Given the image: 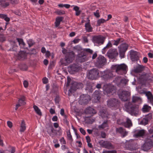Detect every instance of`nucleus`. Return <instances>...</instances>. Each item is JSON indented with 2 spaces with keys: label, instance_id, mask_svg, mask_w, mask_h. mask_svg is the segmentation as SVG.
<instances>
[{
  "label": "nucleus",
  "instance_id": "nucleus-1",
  "mask_svg": "<svg viewBox=\"0 0 153 153\" xmlns=\"http://www.w3.org/2000/svg\"><path fill=\"white\" fill-rule=\"evenodd\" d=\"M126 111L133 116H136L139 114V108L135 105L129 102L125 105Z\"/></svg>",
  "mask_w": 153,
  "mask_h": 153
},
{
  "label": "nucleus",
  "instance_id": "nucleus-2",
  "mask_svg": "<svg viewBox=\"0 0 153 153\" xmlns=\"http://www.w3.org/2000/svg\"><path fill=\"white\" fill-rule=\"evenodd\" d=\"M111 68L112 70H115L118 74L123 75L126 73L127 66L124 64H115L112 65Z\"/></svg>",
  "mask_w": 153,
  "mask_h": 153
},
{
  "label": "nucleus",
  "instance_id": "nucleus-3",
  "mask_svg": "<svg viewBox=\"0 0 153 153\" xmlns=\"http://www.w3.org/2000/svg\"><path fill=\"white\" fill-rule=\"evenodd\" d=\"M112 72V71L107 69L103 71H100V77L103 80L107 81L112 79L114 76Z\"/></svg>",
  "mask_w": 153,
  "mask_h": 153
},
{
  "label": "nucleus",
  "instance_id": "nucleus-4",
  "mask_svg": "<svg viewBox=\"0 0 153 153\" xmlns=\"http://www.w3.org/2000/svg\"><path fill=\"white\" fill-rule=\"evenodd\" d=\"M128 44L126 43H123L118 47L120 57L121 59L125 57L126 52L128 50Z\"/></svg>",
  "mask_w": 153,
  "mask_h": 153
},
{
  "label": "nucleus",
  "instance_id": "nucleus-5",
  "mask_svg": "<svg viewBox=\"0 0 153 153\" xmlns=\"http://www.w3.org/2000/svg\"><path fill=\"white\" fill-rule=\"evenodd\" d=\"M145 69L147 70L148 73L141 75L140 78L143 79V81L149 82H152L153 81V74L151 73L150 70L148 68H146Z\"/></svg>",
  "mask_w": 153,
  "mask_h": 153
},
{
  "label": "nucleus",
  "instance_id": "nucleus-6",
  "mask_svg": "<svg viewBox=\"0 0 153 153\" xmlns=\"http://www.w3.org/2000/svg\"><path fill=\"white\" fill-rule=\"evenodd\" d=\"M120 102L118 99L116 98H111L107 101V105L113 109H116L120 106Z\"/></svg>",
  "mask_w": 153,
  "mask_h": 153
},
{
  "label": "nucleus",
  "instance_id": "nucleus-7",
  "mask_svg": "<svg viewBox=\"0 0 153 153\" xmlns=\"http://www.w3.org/2000/svg\"><path fill=\"white\" fill-rule=\"evenodd\" d=\"M105 39V37L101 35L94 36L92 37V42L97 46H99L103 44Z\"/></svg>",
  "mask_w": 153,
  "mask_h": 153
},
{
  "label": "nucleus",
  "instance_id": "nucleus-8",
  "mask_svg": "<svg viewBox=\"0 0 153 153\" xmlns=\"http://www.w3.org/2000/svg\"><path fill=\"white\" fill-rule=\"evenodd\" d=\"M88 79H96L100 76L99 72L97 69L93 68L90 70L88 73Z\"/></svg>",
  "mask_w": 153,
  "mask_h": 153
},
{
  "label": "nucleus",
  "instance_id": "nucleus-9",
  "mask_svg": "<svg viewBox=\"0 0 153 153\" xmlns=\"http://www.w3.org/2000/svg\"><path fill=\"white\" fill-rule=\"evenodd\" d=\"M106 59L103 56L99 55L97 58L95 65L97 68H100L104 66L106 63Z\"/></svg>",
  "mask_w": 153,
  "mask_h": 153
},
{
  "label": "nucleus",
  "instance_id": "nucleus-10",
  "mask_svg": "<svg viewBox=\"0 0 153 153\" xmlns=\"http://www.w3.org/2000/svg\"><path fill=\"white\" fill-rule=\"evenodd\" d=\"M153 146V141L150 139L146 140L141 146V149L144 151H146L151 149Z\"/></svg>",
  "mask_w": 153,
  "mask_h": 153
},
{
  "label": "nucleus",
  "instance_id": "nucleus-11",
  "mask_svg": "<svg viewBox=\"0 0 153 153\" xmlns=\"http://www.w3.org/2000/svg\"><path fill=\"white\" fill-rule=\"evenodd\" d=\"M91 97L87 94L81 95L79 100V103L81 105L87 104L90 100Z\"/></svg>",
  "mask_w": 153,
  "mask_h": 153
},
{
  "label": "nucleus",
  "instance_id": "nucleus-12",
  "mask_svg": "<svg viewBox=\"0 0 153 153\" xmlns=\"http://www.w3.org/2000/svg\"><path fill=\"white\" fill-rule=\"evenodd\" d=\"M87 54L84 51H80L77 54L76 60V61L79 62H83L87 61Z\"/></svg>",
  "mask_w": 153,
  "mask_h": 153
},
{
  "label": "nucleus",
  "instance_id": "nucleus-13",
  "mask_svg": "<svg viewBox=\"0 0 153 153\" xmlns=\"http://www.w3.org/2000/svg\"><path fill=\"white\" fill-rule=\"evenodd\" d=\"M83 86V85L82 83L74 82L72 83L71 88L68 90V93L69 94V93H71L77 89L82 88Z\"/></svg>",
  "mask_w": 153,
  "mask_h": 153
},
{
  "label": "nucleus",
  "instance_id": "nucleus-14",
  "mask_svg": "<svg viewBox=\"0 0 153 153\" xmlns=\"http://www.w3.org/2000/svg\"><path fill=\"white\" fill-rule=\"evenodd\" d=\"M130 93L128 91H123L119 94L118 96L120 100L123 101H128L130 99Z\"/></svg>",
  "mask_w": 153,
  "mask_h": 153
},
{
  "label": "nucleus",
  "instance_id": "nucleus-15",
  "mask_svg": "<svg viewBox=\"0 0 153 153\" xmlns=\"http://www.w3.org/2000/svg\"><path fill=\"white\" fill-rule=\"evenodd\" d=\"M103 90L105 91L108 94L110 95H113L116 92V88L114 85H106L103 88Z\"/></svg>",
  "mask_w": 153,
  "mask_h": 153
},
{
  "label": "nucleus",
  "instance_id": "nucleus-16",
  "mask_svg": "<svg viewBox=\"0 0 153 153\" xmlns=\"http://www.w3.org/2000/svg\"><path fill=\"white\" fill-rule=\"evenodd\" d=\"M75 58V53L73 51L68 52L65 55V59L66 62L69 64L72 62Z\"/></svg>",
  "mask_w": 153,
  "mask_h": 153
},
{
  "label": "nucleus",
  "instance_id": "nucleus-17",
  "mask_svg": "<svg viewBox=\"0 0 153 153\" xmlns=\"http://www.w3.org/2000/svg\"><path fill=\"white\" fill-rule=\"evenodd\" d=\"M79 69V66L77 64L74 63L68 67V71L70 74H74L78 71Z\"/></svg>",
  "mask_w": 153,
  "mask_h": 153
},
{
  "label": "nucleus",
  "instance_id": "nucleus-18",
  "mask_svg": "<svg viewBox=\"0 0 153 153\" xmlns=\"http://www.w3.org/2000/svg\"><path fill=\"white\" fill-rule=\"evenodd\" d=\"M129 53L131 60L132 62H137L139 59L138 53L133 50H131Z\"/></svg>",
  "mask_w": 153,
  "mask_h": 153
},
{
  "label": "nucleus",
  "instance_id": "nucleus-19",
  "mask_svg": "<svg viewBox=\"0 0 153 153\" xmlns=\"http://www.w3.org/2000/svg\"><path fill=\"white\" fill-rule=\"evenodd\" d=\"M107 55L109 58L113 59L118 55V53L116 50L111 49L107 52Z\"/></svg>",
  "mask_w": 153,
  "mask_h": 153
},
{
  "label": "nucleus",
  "instance_id": "nucleus-20",
  "mask_svg": "<svg viewBox=\"0 0 153 153\" xmlns=\"http://www.w3.org/2000/svg\"><path fill=\"white\" fill-rule=\"evenodd\" d=\"M134 134L133 136L134 137H143L145 134L144 130L143 129L139 130L137 128L134 129L133 131Z\"/></svg>",
  "mask_w": 153,
  "mask_h": 153
},
{
  "label": "nucleus",
  "instance_id": "nucleus-21",
  "mask_svg": "<svg viewBox=\"0 0 153 153\" xmlns=\"http://www.w3.org/2000/svg\"><path fill=\"white\" fill-rule=\"evenodd\" d=\"M116 132L117 134H120L121 137L123 138L126 136L128 134V132L122 127L116 128Z\"/></svg>",
  "mask_w": 153,
  "mask_h": 153
},
{
  "label": "nucleus",
  "instance_id": "nucleus-22",
  "mask_svg": "<svg viewBox=\"0 0 153 153\" xmlns=\"http://www.w3.org/2000/svg\"><path fill=\"white\" fill-rule=\"evenodd\" d=\"M101 92L100 90H96L92 95V97L95 100V102L99 101L101 96Z\"/></svg>",
  "mask_w": 153,
  "mask_h": 153
},
{
  "label": "nucleus",
  "instance_id": "nucleus-23",
  "mask_svg": "<svg viewBox=\"0 0 153 153\" xmlns=\"http://www.w3.org/2000/svg\"><path fill=\"white\" fill-rule=\"evenodd\" d=\"M143 93L145 94L147 97L149 102L151 104L153 103V96L152 93L150 91H144Z\"/></svg>",
  "mask_w": 153,
  "mask_h": 153
},
{
  "label": "nucleus",
  "instance_id": "nucleus-24",
  "mask_svg": "<svg viewBox=\"0 0 153 153\" xmlns=\"http://www.w3.org/2000/svg\"><path fill=\"white\" fill-rule=\"evenodd\" d=\"M85 113L87 114H89L91 116H93V114L96 113L95 110L93 108L89 107L86 108L85 111Z\"/></svg>",
  "mask_w": 153,
  "mask_h": 153
},
{
  "label": "nucleus",
  "instance_id": "nucleus-25",
  "mask_svg": "<svg viewBox=\"0 0 153 153\" xmlns=\"http://www.w3.org/2000/svg\"><path fill=\"white\" fill-rule=\"evenodd\" d=\"M138 65L134 67V72L135 73H139L142 72L143 71L145 67L142 65H140L138 64Z\"/></svg>",
  "mask_w": 153,
  "mask_h": 153
},
{
  "label": "nucleus",
  "instance_id": "nucleus-26",
  "mask_svg": "<svg viewBox=\"0 0 153 153\" xmlns=\"http://www.w3.org/2000/svg\"><path fill=\"white\" fill-rule=\"evenodd\" d=\"M17 40L21 49H25L27 48L25 46V43L24 42L22 39L17 38Z\"/></svg>",
  "mask_w": 153,
  "mask_h": 153
},
{
  "label": "nucleus",
  "instance_id": "nucleus-27",
  "mask_svg": "<svg viewBox=\"0 0 153 153\" xmlns=\"http://www.w3.org/2000/svg\"><path fill=\"white\" fill-rule=\"evenodd\" d=\"M85 26L86 32H91L92 31L93 28L90 25V20L89 19L88 20V22L85 24Z\"/></svg>",
  "mask_w": 153,
  "mask_h": 153
},
{
  "label": "nucleus",
  "instance_id": "nucleus-28",
  "mask_svg": "<svg viewBox=\"0 0 153 153\" xmlns=\"http://www.w3.org/2000/svg\"><path fill=\"white\" fill-rule=\"evenodd\" d=\"M47 131L48 134L50 136L53 135L54 129L51 125H50L46 127Z\"/></svg>",
  "mask_w": 153,
  "mask_h": 153
},
{
  "label": "nucleus",
  "instance_id": "nucleus-29",
  "mask_svg": "<svg viewBox=\"0 0 153 153\" xmlns=\"http://www.w3.org/2000/svg\"><path fill=\"white\" fill-rule=\"evenodd\" d=\"M20 128L19 131L21 132H24L26 129V126L25 122L24 120L22 121L20 124Z\"/></svg>",
  "mask_w": 153,
  "mask_h": 153
},
{
  "label": "nucleus",
  "instance_id": "nucleus-30",
  "mask_svg": "<svg viewBox=\"0 0 153 153\" xmlns=\"http://www.w3.org/2000/svg\"><path fill=\"white\" fill-rule=\"evenodd\" d=\"M149 115H150L152 116L151 114H149L146 116L145 117L142 118L141 121L140 122V124L144 125H146L148 124L149 119L148 118V117Z\"/></svg>",
  "mask_w": 153,
  "mask_h": 153
},
{
  "label": "nucleus",
  "instance_id": "nucleus-31",
  "mask_svg": "<svg viewBox=\"0 0 153 153\" xmlns=\"http://www.w3.org/2000/svg\"><path fill=\"white\" fill-rule=\"evenodd\" d=\"M63 19V17L62 16H58L56 18L55 22L56 27H57L59 26L62 20Z\"/></svg>",
  "mask_w": 153,
  "mask_h": 153
},
{
  "label": "nucleus",
  "instance_id": "nucleus-32",
  "mask_svg": "<svg viewBox=\"0 0 153 153\" xmlns=\"http://www.w3.org/2000/svg\"><path fill=\"white\" fill-rule=\"evenodd\" d=\"M132 102H133L140 104L142 100L140 97L134 96L132 98Z\"/></svg>",
  "mask_w": 153,
  "mask_h": 153
},
{
  "label": "nucleus",
  "instance_id": "nucleus-33",
  "mask_svg": "<svg viewBox=\"0 0 153 153\" xmlns=\"http://www.w3.org/2000/svg\"><path fill=\"white\" fill-rule=\"evenodd\" d=\"M102 145L106 149H109L112 147L111 143L108 141H104Z\"/></svg>",
  "mask_w": 153,
  "mask_h": 153
},
{
  "label": "nucleus",
  "instance_id": "nucleus-34",
  "mask_svg": "<svg viewBox=\"0 0 153 153\" xmlns=\"http://www.w3.org/2000/svg\"><path fill=\"white\" fill-rule=\"evenodd\" d=\"M0 5L3 8H5L9 5V3L6 2V0H0Z\"/></svg>",
  "mask_w": 153,
  "mask_h": 153
},
{
  "label": "nucleus",
  "instance_id": "nucleus-35",
  "mask_svg": "<svg viewBox=\"0 0 153 153\" xmlns=\"http://www.w3.org/2000/svg\"><path fill=\"white\" fill-rule=\"evenodd\" d=\"M25 98L24 96H22L18 100V102L22 105H25L26 103L25 102Z\"/></svg>",
  "mask_w": 153,
  "mask_h": 153
},
{
  "label": "nucleus",
  "instance_id": "nucleus-36",
  "mask_svg": "<svg viewBox=\"0 0 153 153\" xmlns=\"http://www.w3.org/2000/svg\"><path fill=\"white\" fill-rule=\"evenodd\" d=\"M93 133L94 136L97 137L100 136V134L99 130L97 128H93Z\"/></svg>",
  "mask_w": 153,
  "mask_h": 153
},
{
  "label": "nucleus",
  "instance_id": "nucleus-37",
  "mask_svg": "<svg viewBox=\"0 0 153 153\" xmlns=\"http://www.w3.org/2000/svg\"><path fill=\"white\" fill-rule=\"evenodd\" d=\"M122 38H119L117 39L116 40H112L111 41L112 45L116 46H117L119 44L120 42H123V40H121Z\"/></svg>",
  "mask_w": 153,
  "mask_h": 153
},
{
  "label": "nucleus",
  "instance_id": "nucleus-38",
  "mask_svg": "<svg viewBox=\"0 0 153 153\" xmlns=\"http://www.w3.org/2000/svg\"><path fill=\"white\" fill-rule=\"evenodd\" d=\"M98 128L102 129H104L105 128L108 127L107 121H104L101 125L98 126Z\"/></svg>",
  "mask_w": 153,
  "mask_h": 153
},
{
  "label": "nucleus",
  "instance_id": "nucleus-39",
  "mask_svg": "<svg viewBox=\"0 0 153 153\" xmlns=\"http://www.w3.org/2000/svg\"><path fill=\"white\" fill-rule=\"evenodd\" d=\"M33 108L37 114L39 115H41L42 114L40 110L39 109L38 107L35 105H33Z\"/></svg>",
  "mask_w": 153,
  "mask_h": 153
},
{
  "label": "nucleus",
  "instance_id": "nucleus-40",
  "mask_svg": "<svg viewBox=\"0 0 153 153\" xmlns=\"http://www.w3.org/2000/svg\"><path fill=\"white\" fill-rule=\"evenodd\" d=\"M151 108V107L147 105H145L143 106L142 110L144 112H148L150 110Z\"/></svg>",
  "mask_w": 153,
  "mask_h": 153
},
{
  "label": "nucleus",
  "instance_id": "nucleus-41",
  "mask_svg": "<svg viewBox=\"0 0 153 153\" xmlns=\"http://www.w3.org/2000/svg\"><path fill=\"white\" fill-rule=\"evenodd\" d=\"M19 56L23 59H25L27 57V54L24 51H20L19 53Z\"/></svg>",
  "mask_w": 153,
  "mask_h": 153
},
{
  "label": "nucleus",
  "instance_id": "nucleus-42",
  "mask_svg": "<svg viewBox=\"0 0 153 153\" xmlns=\"http://www.w3.org/2000/svg\"><path fill=\"white\" fill-rule=\"evenodd\" d=\"M132 126V123L131 120L127 119L126 122L125 123V126L126 128H129Z\"/></svg>",
  "mask_w": 153,
  "mask_h": 153
},
{
  "label": "nucleus",
  "instance_id": "nucleus-43",
  "mask_svg": "<svg viewBox=\"0 0 153 153\" xmlns=\"http://www.w3.org/2000/svg\"><path fill=\"white\" fill-rule=\"evenodd\" d=\"M74 50H76V51L78 52L79 51H81L83 49L82 48V47L79 45H77L75 46L73 48Z\"/></svg>",
  "mask_w": 153,
  "mask_h": 153
},
{
  "label": "nucleus",
  "instance_id": "nucleus-44",
  "mask_svg": "<svg viewBox=\"0 0 153 153\" xmlns=\"http://www.w3.org/2000/svg\"><path fill=\"white\" fill-rule=\"evenodd\" d=\"M27 42L29 47L32 46L35 43L34 41L32 39H29L27 40Z\"/></svg>",
  "mask_w": 153,
  "mask_h": 153
},
{
  "label": "nucleus",
  "instance_id": "nucleus-45",
  "mask_svg": "<svg viewBox=\"0 0 153 153\" xmlns=\"http://www.w3.org/2000/svg\"><path fill=\"white\" fill-rule=\"evenodd\" d=\"M86 90L90 93H92L93 90L92 86L90 85H87Z\"/></svg>",
  "mask_w": 153,
  "mask_h": 153
},
{
  "label": "nucleus",
  "instance_id": "nucleus-46",
  "mask_svg": "<svg viewBox=\"0 0 153 153\" xmlns=\"http://www.w3.org/2000/svg\"><path fill=\"white\" fill-rule=\"evenodd\" d=\"M106 21V20L103 19H99L97 22V25L99 26L101 24L105 22Z\"/></svg>",
  "mask_w": 153,
  "mask_h": 153
},
{
  "label": "nucleus",
  "instance_id": "nucleus-47",
  "mask_svg": "<svg viewBox=\"0 0 153 153\" xmlns=\"http://www.w3.org/2000/svg\"><path fill=\"white\" fill-rule=\"evenodd\" d=\"M56 13L59 15H64L65 13V11L64 10H57L56 12Z\"/></svg>",
  "mask_w": 153,
  "mask_h": 153
},
{
  "label": "nucleus",
  "instance_id": "nucleus-48",
  "mask_svg": "<svg viewBox=\"0 0 153 153\" xmlns=\"http://www.w3.org/2000/svg\"><path fill=\"white\" fill-rule=\"evenodd\" d=\"M83 51H82L84 52H85L91 54H92L93 52V51L92 50L89 48H83Z\"/></svg>",
  "mask_w": 153,
  "mask_h": 153
},
{
  "label": "nucleus",
  "instance_id": "nucleus-49",
  "mask_svg": "<svg viewBox=\"0 0 153 153\" xmlns=\"http://www.w3.org/2000/svg\"><path fill=\"white\" fill-rule=\"evenodd\" d=\"M20 67L21 69L23 71L27 70L28 68L27 65L25 64H22Z\"/></svg>",
  "mask_w": 153,
  "mask_h": 153
},
{
  "label": "nucleus",
  "instance_id": "nucleus-50",
  "mask_svg": "<svg viewBox=\"0 0 153 153\" xmlns=\"http://www.w3.org/2000/svg\"><path fill=\"white\" fill-rule=\"evenodd\" d=\"M99 114L102 117H104L105 116V111L104 110H102L100 111Z\"/></svg>",
  "mask_w": 153,
  "mask_h": 153
},
{
  "label": "nucleus",
  "instance_id": "nucleus-51",
  "mask_svg": "<svg viewBox=\"0 0 153 153\" xmlns=\"http://www.w3.org/2000/svg\"><path fill=\"white\" fill-rule=\"evenodd\" d=\"M5 40L6 38L4 35L2 34H0V42H2Z\"/></svg>",
  "mask_w": 153,
  "mask_h": 153
},
{
  "label": "nucleus",
  "instance_id": "nucleus-52",
  "mask_svg": "<svg viewBox=\"0 0 153 153\" xmlns=\"http://www.w3.org/2000/svg\"><path fill=\"white\" fill-rule=\"evenodd\" d=\"M94 14L97 18H99L100 17L99 10H97L95 12H94Z\"/></svg>",
  "mask_w": 153,
  "mask_h": 153
},
{
  "label": "nucleus",
  "instance_id": "nucleus-53",
  "mask_svg": "<svg viewBox=\"0 0 153 153\" xmlns=\"http://www.w3.org/2000/svg\"><path fill=\"white\" fill-rule=\"evenodd\" d=\"M128 82V80L127 79H122L120 80V83L122 84H123L124 85H126Z\"/></svg>",
  "mask_w": 153,
  "mask_h": 153
},
{
  "label": "nucleus",
  "instance_id": "nucleus-54",
  "mask_svg": "<svg viewBox=\"0 0 153 153\" xmlns=\"http://www.w3.org/2000/svg\"><path fill=\"white\" fill-rule=\"evenodd\" d=\"M67 136L68 139L70 141L72 142L73 141V139L72 137V135L71 134L70 132L69 131V133H67Z\"/></svg>",
  "mask_w": 153,
  "mask_h": 153
},
{
  "label": "nucleus",
  "instance_id": "nucleus-55",
  "mask_svg": "<svg viewBox=\"0 0 153 153\" xmlns=\"http://www.w3.org/2000/svg\"><path fill=\"white\" fill-rule=\"evenodd\" d=\"M72 6L74 7L73 10L76 11V12H77L80 10L79 7L77 6L73 5Z\"/></svg>",
  "mask_w": 153,
  "mask_h": 153
},
{
  "label": "nucleus",
  "instance_id": "nucleus-56",
  "mask_svg": "<svg viewBox=\"0 0 153 153\" xmlns=\"http://www.w3.org/2000/svg\"><path fill=\"white\" fill-rule=\"evenodd\" d=\"M42 82L43 84H46L48 82V79L46 77H44L42 79Z\"/></svg>",
  "mask_w": 153,
  "mask_h": 153
},
{
  "label": "nucleus",
  "instance_id": "nucleus-57",
  "mask_svg": "<svg viewBox=\"0 0 153 153\" xmlns=\"http://www.w3.org/2000/svg\"><path fill=\"white\" fill-rule=\"evenodd\" d=\"M82 39L84 43H88V40L87 37L86 36H84L82 37Z\"/></svg>",
  "mask_w": 153,
  "mask_h": 153
},
{
  "label": "nucleus",
  "instance_id": "nucleus-58",
  "mask_svg": "<svg viewBox=\"0 0 153 153\" xmlns=\"http://www.w3.org/2000/svg\"><path fill=\"white\" fill-rule=\"evenodd\" d=\"M59 141L61 143H62L63 144H66V141L64 137H62L60 139Z\"/></svg>",
  "mask_w": 153,
  "mask_h": 153
},
{
  "label": "nucleus",
  "instance_id": "nucleus-59",
  "mask_svg": "<svg viewBox=\"0 0 153 153\" xmlns=\"http://www.w3.org/2000/svg\"><path fill=\"white\" fill-rule=\"evenodd\" d=\"M101 136L102 138H105L106 136V134L105 133L104 131H101Z\"/></svg>",
  "mask_w": 153,
  "mask_h": 153
},
{
  "label": "nucleus",
  "instance_id": "nucleus-60",
  "mask_svg": "<svg viewBox=\"0 0 153 153\" xmlns=\"http://www.w3.org/2000/svg\"><path fill=\"white\" fill-rule=\"evenodd\" d=\"M31 2L33 5H36L38 0H28Z\"/></svg>",
  "mask_w": 153,
  "mask_h": 153
},
{
  "label": "nucleus",
  "instance_id": "nucleus-61",
  "mask_svg": "<svg viewBox=\"0 0 153 153\" xmlns=\"http://www.w3.org/2000/svg\"><path fill=\"white\" fill-rule=\"evenodd\" d=\"M112 45L111 41H109L107 44L106 45V46L108 48H109L111 47H112Z\"/></svg>",
  "mask_w": 153,
  "mask_h": 153
},
{
  "label": "nucleus",
  "instance_id": "nucleus-62",
  "mask_svg": "<svg viewBox=\"0 0 153 153\" xmlns=\"http://www.w3.org/2000/svg\"><path fill=\"white\" fill-rule=\"evenodd\" d=\"M108 49V48L106 46L102 50V53L103 54H105Z\"/></svg>",
  "mask_w": 153,
  "mask_h": 153
},
{
  "label": "nucleus",
  "instance_id": "nucleus-63",
  "mask_svg": "<svg viewBox=\"0 0 153 153\" xmlns=\"http://www.w3.org/2000/svg\"><path fill=\"white\" fill-rule=\"evenodd\" d=\"M80 40V39H75L73 40L72 42L74 44H76L78 43Z\"/></svg>",
  "mask_w": 153,
  "mask_h": 153
},
{
  "label": "nucleus",
  "instance_id": "nucleus-64",
  "mask_svg": "<svg viewBox=\"0 0 153 153\" xmlns=\"http://www.w3.org/2000/svg\"><path fill=\"white\" fill-rule=\"evenodd\" d=\"M103 152V153H116V151L115 150H112Z\"/></svg>",
  "mask_w": 153,
  "mask_h": 153
}]
</instances>
